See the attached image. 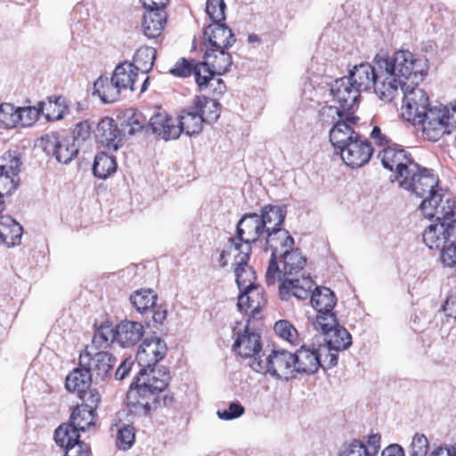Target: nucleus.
Listing matches in <instances>:
<instances>
[{"label": "nucleus", "instance_id": "6e6d98bb", "mask_svg": "<svg viewBox=\"0 0 456 456\" xmlns=\"http://www.w3.org/2000/svg\"><path fill=\"white\" fill-rule=\"evenodd\" d=\"M77 146L74 142H69L68 139H64L60 142L53 156L59 162L66 164L71 161L77 156Z\"/></svg>", "mask_w": 456, "mask_h": 456}, {"label": "nucleus", "instance_id": "2eb2a0df", "mask_svg": "<svg viewBox=\"0 0 456 456\" xmlns=\"http://www.w3.org/2000/svg\"><path fill=\"white\" fill-rule=\"evenodd\" d=\"M419 208L428 219L436 218L438 222L456 211L455 201L436 190L426 196Z\"/></svg>", "mask_w": 456, "mask_h": 456}, {"label": "nucleus", "instance_id": "5fc2aeb1", "mask_svg": "<svg viewBox=\"0 0 456 456\" xmlns=\"http://www.w3.org/2000/svg\"><path fill=\"white\" fill-rule=\"evenodd\" d=\"M21 161L16 151H8L0 158V171L12 175H18L20 170Z\"/></svg>", "mask_w": 456, "mask_h": 456}, {"label": "nucleus", "instance_id": "774afa93", "mask_svg": "<svg viewBox=\"0 0 456 456\" xmlns=\"http://www.w3.org/2000/svg\"><path fill=\"white\" fill-rule=\"evenodd\" d=\"M91 134L92 128L88 121H81L75 126L72 131L74 141L73 142L75 143V142H85L90 138Z\"/></svg>", "mask_w": 456, "mask_h": 456}, {"label": "nucleus", "instance_id": "ddd939ff", "mask_svg": "<svg viewBox=\"0 0 456 456\" xmlns=\"http://www.w3.org/2000/svg\"><path fill=\"white\" fill-rule=\"evenodd\" d=\"M279 284V296L281 300L287 301L292 297L299 300L307 299L315 285L309 275L302 273L298 276L281 278Z\"/></svg>", "mask_w": 456, "mask_h": 456}, {"label": "nucleus", "instance_id": "7ed1b4c3", "mask_svg": "<svg viewBox=\"0 0 456 456\" xmlns=\"http://www.w3.org/2000/svg\"><path fill=\"white\" fill-rule=\"evenodd\" d=\"M253 370L270 374L277 379L289 380L296 376L294 354L287 350H272L265 356L255 358L249 362Z\"/></svg>", "mask_w": 456, "mask_h": 456}, {"label": "nucleus", "instance_id": "f704fd0d", "mask_svg": "<svg viewBox=\"0 0 456 456\" xmlns=\"http://www.w3.org/2000/svg\"><path fill=\"white\" fill-rule=\"evenodd\" d=\"M120 118V126L125 134L133 135L149 126L148 118L136 109H126Z\"/></svg>", "mask_w": 456, "mask_h": 456}, {"label": "nucleus", "instance_id": "052dcab7", "mask_svg": "<svg viewBox=\"0 0 456 456\" xmlns=\"http://www.w3.org/2000/svg\"><path fill=\"white\" fill-rule=\"evenodd\" d=\"M225 4L224 0H208L206 12L213 23H220L225 20Z\"/></svg>", "mask_w": 456, "mask_h": 456}, {"label": "nucleus", "instance_id": "4d7b16f0", "mask_svg": "<svg viewBox=\"0 0 456 456\" xmlns=\"http://www.w3.org/2000/svg\"><path fill=\"white\" fill-rule=\"evenodd\" d=\"M338 456H373V453L361 440L353 439L342 446Z\"/></svg>", "mask_w": 456, "mask_h": 456}, {"label": "nucleus", "instance_id": "1a4fd4ad", "mask_svg": "<svg viewBox=\"0 0 456 456\" xmlns=\"http://www.w3.org/2000/svg\"><path fill=\"white\" fill-rule=\"evenodd\" d=\"M423 241L431 249L456 244V211L438 224L429 225L423 232Z\"/></svg>", "mask_w": 456, "mask_h": 456}, {"label": "nucleus", "instance_id": "a18cd8bd", "mask_svg": "<svg viewBox=\"0 0 456 456\" xmlns=\"http://www.w3.org/2000/svg\"><path fill=\"white\" fill-rule=\"evenodd\" d=\"M156 50L153 47L142 46L140 47L133 57V65L137 73L142 75L147 74L151 70L154 61L156 60Z\"/></svg>", "mask_w": 456, "mask_h": 456}, {"label": "nucleus", "instance_id": "6ab92c4d", "mask_svg": "<svg viewBox=\"0 0 456 456\" xmlns=\"http://www.w3.org/2000/svg\"><path fill=\"white\" fill-rule=\"evenodd\" d=\"M330 91L333 101L338 103V107L342 109L346 114H354V111L358 109L361 92L350 80L346 78L336 80Z\"/></svg>", "mask_w": 456, "mask_h": 456}, {"label": "nucleus", "instance_id": "4c0bfd02", "mask_svg": "<svg viewBox=\"0 0 456 456\" xmlns=\"http://www.w3.org/2000/svg\"><path fill=\"white\" fill-rule=\"evenodd\" d=\"M22 226L8 216H0V241L7 247L20 243L22 235Z\"/></svg>", "mask_w": 456, "mask_h": 456}, {"label": "nucleus", "instance_id": "ea45409f", "mask_svg": "<svg viewBox=\"0 0 456 456\" xmlns=\"http://www.w3.org/2000/svg\"><path fill=\"white\" fill-rule=\"evenodd\" d=\"M203 123L202 117L191 106L181 112L176 127L179 129V135L183 132L191 136L201 132Z\"/></svg>", "mask_w": 456, "mask_h": 456}, {"label": "nucleus", "instance_id": "c9c22d12", "mask_svg": "<svg viewBox=\"0 0 456 456\" xmlns=\"http://www.w3.org/2000/svg\"><path fill=\"white\" fill-rule=\"evenodd\" d=\"M192 109L202 117L203 122L206 123L216 122L221 114L220 103L207 96H196L193 99Z\"/></svg>", "mask_w": 456, "mask_h": 456}, {"label": "nucleus", "instance_id": "0eeeda50", "mask_svg": "<svg viewBox=\"0 0 456 456\" xmlns=\"http://www.w3.org/2000/svg\"><path fill=\"white\" fill-rule=\"evenodd\" d=\"M403 94L401 117L409 122L416 123L426 111L432 108L428 94L419 86V84L404 86Z\"/></svg>", "mask_w": 456, "mask_h": 456}, {"label": "nucleus", "instance_id": "393cba45", "mask_svg": "<svg viewBox=\"0 0 456 456\" xmlns=\"http://www.w3.org/2000/svg\"><path fill=\"white\" fill-rule=\"evenodd\" d=\"M96 141L105 149L117 151L121 145V132L116 121L110 117L100 120L95 130Z\"/></svg>", "mask_w": 456, "mask_h": 456}, {"label": "nucleus", "instance_id": "8fccbe9b", "mask_svg": "<svg viewBox=\"0 0 456 456\" xmlns=\"http://www.w3.org/2000/svg\"><path fill=\"white\" fill-rule=\"evenodd\" d=\"M273 330L279 338L292 346H297L300 343V337L297 330L287 320H280L276 322L273 326Z\"/></svg>", "mask_w": 456, "mask_h": 456}, {"label": "nucleus", "instance_id": "f257e3e1", "mask_svg": "<svg viewBox=\"0 0 456 456\" xmlns=\"http://www.w3.org/2000/svg\"><path fill=\"white\" fill-rule=\"evenodd\" d=\"M377 69L388 70L408 84H419L428 74L425 58L418 57L408 50H398L393 56L378 53L374 59Z\"/></svg>", "mask_w": 456, "mask_h": 456}, {"label": "nucleus", "instance_id": "20e7f679", "mask_svg": "<svg viewBox=\"0 0 456 456\" xmlns=\"http://www.w3.org/2000/svg\"><path fill=\"white\" fill-rule=\"evenodd\" d=\"M116 362L112 354L94 346H86L78 357V366L86 369L96 380L102 381L111 378Z\"/></svg>", "mask_w": 456, "mask_h": 456}, {"label": "nucleus", "instance_id": "680f3d73", "mask_svg": "<svg viewBox=\"0 0 456 456\" xmlns=\"http://www.w3.org/2000/svg\"><path fill=\"white\" fill-rule=\"evenodd\" d=\"M428 449V438L424 435L416 434L411 444V456H427Z\"/></svg>", "mask_w": 456, "mask_h": 456}, {"label": "nucleus", "instance_id": "b1692460", "mask_svg": "<svg viewBox=\"0 0 456 456\" xmlns=\"http://www.w3.org/2000/svg\"><path fill=\"white\" fill-rule=\"evenodd\" d=\"M379 81L375 85V93L385 102H393L400 94V89L408 83L401 80L390 71L379 70Z\"/></svg>", "mask_w": 456, "mask_h": 456}, {"label": "nucleus", "instance_id": "39448f33", "mask_svg": "<svg viewBox=\"0 0 456 456\" xmlns=\"http://www.w3.org/2000/svg\"><path fill=\"white\" fill-rule=\"evenodd\" d=\"M379 156L384 167L395 174V179L399 183L404 176L414 175L419 170V166L411 154L397 143L382 149Z\"/></svg>", "mask_w": 456, "mask_h": 456}, {"label": "nucleus", "instance_id": "bb28decb", "mask_svg": "<svg viewBox=\"0 0 456 456\" xmlns=\"http://www.w3.org/2000/svg\"><path fill=\"white\" fill-rule=\"evenodd\" d=\"M204 37L206 49L226 50L235 42L232 29L222 22L208 26L204 31Z\"/></svg>", "mask_w": 456, "mask_h": 456}, {"label": "nucleus", "instance_id": "f3484780", "mask_svg": "<svg viewBox=\"0 0 456 456\" xmlns=\"http://www.w3.org/2000/svg\"><path fill=\"white\" fill-rule=\"evenodd\" d=\"M156 395L135 382L126 394V407L131 415L147 417L156 410Z\"/></svg>", "mask_w": 456, "mask_h": 456}, {"label": "nucleus", "instance_id": "dca6fc26", "mask_svg": "<svg viewBox=\"0 0 456 456\" xmlns=\"http://www.w3.org/2000/svg\"><path fill=\"white\" fill-rule=\"evenodd\" d=\"M265 232L263 222H260L259 215L256 213L245 214L237 224V237L235 238L243 245L241 252L252 251V243L256 242Z\"/></svg>", "mask_w": 456, "mask_h": 456}, {"label": "nucleus", "instance_id": "37998d69", "mask_svg": "<svg viewBox=\"0 0 456 456\" xmlns=\"http://www.w3.org/2000/svg\"><path fill=\"white\" fill-rule=\"evenodd\" d=\"M310 301L317 313L333 310L337 303L334 292L326 287H316L313 289L310 295Z\"/></svg>", "mask_w": 456, "mask_h": 456}, {"label": "nucleus", "instance_id": "c85d7f7f", "mask_svg": "<svg viewBox=\"0 0 456 456\" xmlns=\"http://www.w3.org/2000/svg\"><path fill=\"white\" fill-rule=\"evenodd\" d=\"M251 252L247 249V252H240L235 256L234 262V273L236 277V283L240 289H247L256 284V273L253 268L248 265Z\"/></svg>", "mask_w": 456, "mask_h": 456}, {"label": "nucleus", "instance_id": "13d9d810", "mask_svg": "<svg viewBox=\"0 0 456 456\" xmlns=\"http://www.w3.org/2000/svg\"><path fill=\"white\" fill-rule=\"evenodd\" d=\"M314 325L316 330H322L324 334L338 326L333 310L317 313Z\"/></svg>", "mask_w": 456, "mask_h": 456}, {"label": "nucleus", "instance_id": "58836bf2", "mask_svg": "<svg viewBox=\"0 0 456 456\" xmlns=\"http://www.w3.org/2000/svg\"><path fill=\"white\" fill-rule=\"evenodd\" d=\"M38 107L39 112L48 121L60 120L69 111V106L62 96H50L45 102H40Z\"/></svg>", "mask_w": 456, "mask_h": 456}, {"label": "nucleus", "instance_id": "3c124183", "mask_svg": "<svg viewBox=\"0 0 456 456\" xmlns=\"http://www.w3.org/2000/svg\"><path fill=\"white\" fill-rule=\"evenodd\" d=\"M135 443V429L132 425L124 424L118 428L115 444L118 450L127 451Z\"/></svg>", "mask_w": 456, "mask_h": 456}, {"label": "nucleus", "instance_id": "603ef678", "mask_svg": "<svg viewBox=\"0 0 456 456\" xmlns=\"http://www.w3.org/2000/svg\"><path fill=\"white\" fill-rule=\"evenodd\" d=\"M193 74L195 76L197 85L202 91L208 89L209 82L215 77V75H216V72L214 71L208 61L205 60L202 62L195 64Z\"/></svg>", "mask_w": 456, "mask_h": 456}, {"label": "nucleus", "instance_id": "e433bc0d", "mask_svg": "<svg viewBox=\"0 0 456 456\" xmlns=\"http://www.w3.org/2000/svg\"><path fill=\"white\" fill-rule=\"evenodd\" d=\"M92 379V374L79 366L66 377L65 387L70 392L77 393L79 398H84V394L91 387Z\"/></svg>", "mask_w": 456, "mask_h": 456}, {"label": "nucleus", "instance_id": "473e14b6", "mask_svg": "<svg viewBox=\"0 0 456 456\" xmlns=\"http://www.w3.org/2000/svg\"><path fill=\"white\" fill-rule=\"evenodd\" d=\"M32 112L30 108H15L10 103H2L0 105V127L12 128L17 125L27 126L31 124L30 121H25L24 116H28Z\"/></svg>", "mask_w": 456, "mask_h": 456}, {"label": "nucleus", "instance_id": "2f4dec72", "mask_svg": "<svg viewBox=\"0 0 456 456\" xmlns=\"http://www.w3.org/2000/svg\"><path fill=\"white\" fill-rule=\"evenodd\" d=\"M379 72L370 63H361L354 66L347 80H350L360 92L373 87L379 81Z\"/></svg>", "mask_w": 456, "mask_h": 456}, {"label": "nucleus", "instance_id": "412c9836", "mask_svg": "<svg viewBox=\"0 0 456 456\" xmlns=\"http://www.w3.org/2000/svg\"><path fill=\"white\" fill-rule=\"evenodd\" d=\"M438 179L427 168H420L414 175L404 176L399 183L401 187L415 193L419 198L430 194L437 186Z\"/></svg>", "mask_w": 456, "mask_h": 456}, {"label": "nucleus", "instance_id": "5701e85b", "mask_svg": "<svg viewBox=\"0 0 456 456\" xmlns=\"http://www.w3.org/2000/svg\"><path fill=\"white\" fill-rule=\"evenodd\" d=\"M170 380V372L167 369L156 370L154 367L139 370L135 382L156 395V394H162L166 391Z\"/></svg>", "mask_w": 456, "mask_h": 456}, {"label": "nucleus", "instance_id": "423d86ee", "mask_svg": "<svg viewBox=\"0 0 456 456\" xmlns=\"http://www.w3.org/2000/svg\"><path fill=\"white\" fill-rule=\"evenodd\" d=\"M266 246L271 249L272 254L265 273V282L273 283L278 273V257L294 248V239L285 229L266 228Z\"/></svg>", "mask_w": 456, "mask_h": 456}, {"label": "nucleus", "instance_id": "338daca9", "mask_svg": "<svg viewBox=\"0 0 456 456\" xmlns=\"http://www.w3.org/2000/svg\"><path fill=\"white\" fill-rule=\"evenodd\" d=\"M441 250V261L444 265L448 267H456V243L444 244Z\"/></svg>", "mask_w": 456, "mask_h": 456}, {"label": "nucleus", "instance_id": "c03bdc74", "mask_svg": "<svg viewBox=\"0 0 456 456\" xmlns=\"http://www.w3.org/2000/svg\"><path fill=\"white\" fill-rule=\"evenodd\" d=\"M204 59L208 61L218 76L227 72L232 63L230 53L223 49L216 50V48H207Z\"/></svg>", "mask_w": 456, "mask_h": 456}, {"label": "nucleus", "instance_id": "aec40b11", "mask_svg": "<svg viewBox=\"0 0 456 456\" xmlns=\"http://www.w3.org/2000/svg\"><path fill=\"white\" fill-rule=\"evenodd\" d=\"M359 117L353 113L346 114L345 118L338 119L330 130V141L338 149H341L351 141L361 136L354 130L359 123Z\"/></svg>", "mask_w": 456, "mask_h": 456}, {"label": "nucleus", "instance_id": "bf43d9fd", "mask_svg": "<svg viewBox=\"0 0 456 456\" xmlns=\"http://www.w3.org/2000/svg\"><path fill=\"white\" fill-rule=\"evenodd\" d=\"M320 121L322 125H334L338 119L346 116V112L338 106H324L320 110Z\"/></svg>", "mask_w": 456, "mask_h": 456}, {"label": "nucleus", "instance_id": "79ce46f5", "mask_svg": "<svg viewBox=\"0 0 456 456\" xmlns=\"http://www.w3.org/2000/svg\"><path fill=\"white\" fill-rule=\"evenodd\" d=\"M94 94L105 103H111L119 99L121 90L113 77L101 76L94 84Z\"/></svg>", "mask_w": 456, "mask_h": 456}, {"label": "nucleus", "instance_id": "e2e57ef3", "mask_svg": "<svg viewBox=\"0 0 456 456\" xmlns=\"http://www.w3.org/2000/svg\"><path fill=\"white\" fill-rule=\"evenodd\" d=\"M195 64L193 61H188L185 58L178 60L169 72L179 77H187L193 73Z\"/></svg>", "mask_w": 456, "mask_h": 456}, {"label": "nucleus", "instance_id": "4468645a", "mask_svg": "<svg viewBox=\"0 0 456 456\" xmlns=\"http://www.w3.org/2000/svg\"><path fill=\"white\" fill-rule=\"evenodd\" d=\"M167 353V346L163 339L156 337L144 339L136 354L140 370L156 367L166 357Z\"/></svg>", "mask_w": 456, "mask_h": 456}, {"label": "nucleus", "instance_id": "a878e982", "mask_svg": "<svg viewBox=\"0 0 456 456\" xmlns=\"http://www.w3.org/2000/svg\"><path fill=\"white\" fill-rule=\"evenodd\" d=\"M325 335L330 357L328 367L330 368L338 362V352L351 346L352 337L344 327L339 325L326 332Z\"/></svg>", "mask_w": 456, "mask_h": 456}, {"label": "nucleus", "instance_id": "7c9ffc66", "mask_svg": "<svg viewBox=\"0 0 456 456\" xmlns=\"http://www.w3.org/2000/svg\"><path fill=\"white\" fill-rule=\"evenodd\" d=\"M144 333L142 323L133 321H122L116 326V341L123 347L136 345Z\"/></svg>", "mask_w": 456, "mask_h": 456}, {"label": "nucleus", "instance_id": "f03ea898", "mask_svg": "<svg viewBox=\"0 0 456 456\" xmlns=\"http://www.w3.org/2000/svg\"><path fill=\"white\" fill-rule=\"evenodd\" d=\"M97 413L94 407L81 403L73 408L69 423H62L54 431L57 445L67 451L77 444H87L80 440L79 431H86L96 423Z\"/></svg>", "mask_w": 456, "mask_h": 456}, {"label": "nucleus", "instance_id": "69168bd1", "mask_svg": "<svg viewBox=\"0 0 456 456\" xmlns=\"http://www.w3.org/2000/svg\"><path fill=\"white\" fill-rule=\"evenodd\" d=\"M18 175H12L6 172L0 171V193L11 194L18 186Z\"/></svg>", "mask_w": 456, "mask_h": 456}, {"label": "nucleus", "instance_id": "6e6552de", "mask_svg": "<svg viewBox=\"0 0 456 456\" xmlns=\"http://www.w3.org/2000/svg\"><path fill=\"white\" fill-rule=\"evenodd\" d=\"M147 12L143 15L142 29L149 38L159 37L167 24V15L165 12L170 0H140Z\"/></svg>", "mask_w": 456, "mask_h": 456}, {"label": "nucleus", "instance_id": "864d4df0", "mask_svg": "<svg viewBox=\"0 0 456 456\" xmlns=\"http://www.w3.org/2000/svg\"><path fill=\"white\" fill-rule=\"evenodd\" d=\"M243 249V245L240 243L235 238H229L228 241L223 248L219 251L216 262L220 267H224L228 265L229 258L240 253Z\"/></svg>", "mask_w": 456, "mask_h": 456}, {"label": "nucleus", "instance_id": "49530a36", "mask_svg": "<svg viewBox=\"0 0 456 456\" xmlns=\"http://www.w3.org/2000/svg\"><path fill=\"white\" fill-rule=\"evenodd\" d=\"M286 217V211L279 206L266 205L261 209L260 222L266 232L267 227L281 228Z\"/></svg>", "mask_w": 456, "mask_h": 456}, {"label": "nucleus", "instance_id": "de8ad7c7", "mask_svg": "<svg viewBox=\"0 0 456 456\" xmlns=\"http://www.w3.org/2000/svg\"><path fill=\"white\" fill-rule=\"evenodd\" d=\"M117 170L116 159L105 152L98 153L93 166L94 175L101 179H106Z\"/></svg>", "mask_w": 456, "mask_h": 456}, {"label": "nucleus", "instance_id": "cd10ccee", "mask_svg": "<svg viewBox=\"0 0 456 456\" xmlns=\"http://www.w3.org/2000/svg\"><path fill=\"white\" fill-rule=\"evenodd\" d=\"M280 258H281L282 269L278 265L275 280L273 283H266L268 286L274 285L281 278L301 275L306 265V257L297 248H292Z\"/></svg>", "mask_w": 456, "mask_h": 456}, {"label": "nucleus", "instance_id": "09e8293b", "mask_svg": "<svg viewBox=\"0 0 456 456\" xmlns=\"http://www.w3.org/2000/svg\"><path fill=\"white\" fill-rule=\"evenodd\" d=\"M116 328L113 329L110 325L102 324L94 332L92 342L86 346H94L101 350L107 351L116 340Z\"/></svg>", "mask_w": 456, "mask_h": 456}, {"label": "nucleus", "instance_id": "0e129e2a", "mask_svg": "<svg viewBox=\"0 0 456 456\" xmlns=\"http://www.w3.org/2000/svg\"><path fill=\"white\" fill-rule=\"evenodd\" d=\"M61 140L56 133L46 134L39 141V146L47 155H54Z\"/></svg>", "mask_w": 456, "mask_h": 456}, {"label": "nucleus", "instance_id": "9d476101", "mask_svg": "<svg viewBox=\"0 0 456 456\" xmlns=\"http://www.w3.org/2000/svg\"><path fill=\"white\" fill-rule=\"evenodd\" d=\"M448 107H432L419 118L416 123L421 125L422 135L425 139L436 142L443 135L450 134L448 123Z\"/></svg>", "mask_w": 456, "mask_h": 456}, {"label": "nucleus", "instance_id": "a211bd4d", "mask_svg": "<svg viewBox=\"0 0 456 456\" xmlns=\"http://www.w3.org/2000/svg\"><path fill=\"white\" fill-rule=\"evenodd\" d=\"M339 150L344 163L353 168L367 164L373 154V147L370 142L361 136Z\"/></svg>", "mask_w": 456, "mask_h": 456}, {"label": "nucleus", "instance_id": "72a5a7b5", "mask_svg": "<svg viewBox=\"0 0 456 456\" xmlns=\"http://www.w3.org/2000/svg\"><path fill=\"white\" fill-rule=\"evenodd\" d=\"M177 123L167 113L158 112L149 118V127L165 140L176 139L179 136Z\"/></svg>", "mask_w": 456, "mask_h": 456}, {"label": "nucleus", "instance_id": "9b49d317", "mask_svg": "<svg viewBox=\"0 0 456 456\" xmlns=\"http://www.w3.org/2000/svg\"><path fill=\"white\" fill-rule=\"evenodd\" d=\"M238 297L237 306L240 312L248 315V322L252 320L259 321L262 319L260 314L267 305V298L264 289L259 285H255L247 289Z\"/></svg>", "mask_w": 456, "mask_h": 456}, {"label": "nucleus", "instance_id": "4be33fe9", "mask_svg": "<svg viewBox=\"0 0 456 456\" xmlns=\"http://www.w3.org/2000/svg\"><path fill=\"white\" fill-rule=\"evenodd\" d=\"M232 348L239 355L243 358H251V361L265 356V354H260L262 350L260 334L250 330L248 322L242 333L238 332Z\"/></svg>", "mask_w": 456, "mask_h": 456}, {"label": "nucleus", "instance_id": "a19ab883", "mask_svg": "<svg viewBox=\"0 0 456 456\" xmlns=\"http://www.w3.org/2000/svg\"><path fill=\"white\" fill-rule=\"evenodd\" d=\"M138 75L131 62L125 61L115 68L112 77L121 91L126 89L134 91Z\"/></svg>", "mask_w": 456, "mask_h": 456}, {"label": "nucleus", "instance_id": "c756f323", "mask_svg": "<svg viewBox=\"0 0 456 456\" xmlns=\"http://www.w3.org/2000/svg\"><path fill=\"white\" fill-rule=\"evenodd\" d=\"M296 374H313L316 372L321 363V353L315 348L302 346L300 349L294 354Z\"/></svg>", "mask_w": 456, "mask_h": 456}, {"label": "nucleus", "instance_id": "f8f14e48", "mask_svg": "<svg viewBox=\"0 0 456 456\" xmlns=\"http://www.w3.org/2000/svg\"><path fill=\"white\" fill-rule=\"evenodd\" d=\"M158 295L152 289H139L130 296L132 305L142 314L151 313L152 320L162 324L167 318L166 307L157 304Z\"/></svg>", "mask_w": 456, "mask_h": 456}]
</instances>
